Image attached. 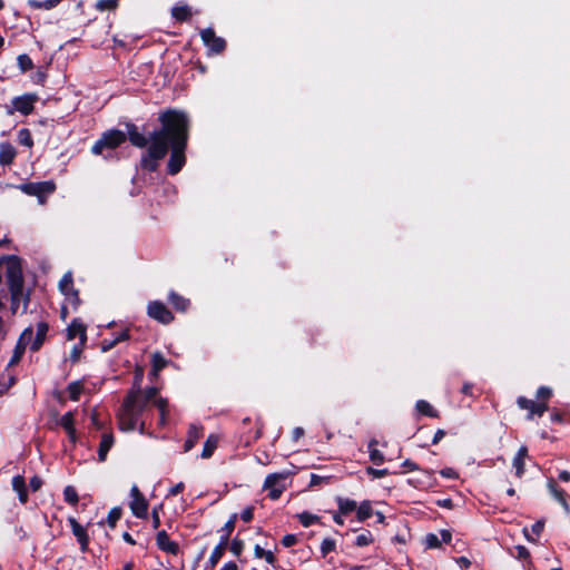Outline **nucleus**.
<instances>
[{
  "instance_id": "1",
  "label": "nucleus",
  "mask_w": 570,
  "mask_h": 570,
  "mask_svg": "<svg viewBox=\"0 0 570 570\" xmlns=\"http://www.w3.org/2000/svg\"><path fill=\"white\" fill-rule=\"evenodd\" d=\"M163 128L150 134L146 138L134 125L128 126L130 142L139 148L148 145L146 154L141 158V167L154 171L158 161L163 159L170 144L171 154L168 161V173L176 175L185 164V148L188 138V119L184 112L168 110L160 116Z\"/></svg>"
},
{
  "instance_id": "2",
  "label": "nucleus",
  "mask_w": 570,
  "mask_h": 570,
  "mask_svg": "<svg viewBox=\"0 0 570 570\" xmlns=\"http://www.w3.org/2000/svg\"><path fill=\"white\" fill-rule=\"evenodd\" d=\"M157 393L156 387H149L146 391H141L139 385L132 387L125 397L117 414L119 429L125 432H131L138 429L139 433L144 434L146 429L144 413L150 402H154L155 406L159 410V424L164 425L168 403L166 399L157 397Z\"/></svg>"
},
{
  "instance_id": "3",
  "label": "nucleus",
  "mask_w": 570,
  "mask_h": 570,
  "mask_svg": "<svg viewBox=\"0 0 570 570\" xmlns=\"http://www.w3.org/2000/svg\"><path fill=\"white\" fill-rule=\"evenodd\" d=\"M0 259L6 264V276L9 288L23 287L21 259L16 255L3 256Z\"/></svg>"
},
{
  "instance_id": "4",
  "label": "nucleus",
  "mask_w": 570,
  "mask_h": 570,
  "mask_svg": "<svg viewBox=\"0 0 570 570\" xmlns=\"http://www.w3.org/2000/svg\"><path fill=\"white\" fill-rule=\"evenodd\" d=\"M289 476V472H279L268 474L264 481V490H268V497L272 500H277L286 488V480Z\"/></svg>"
},
{
  "instance_id": "5",
  "label": "nucleus",
  "mask_w": 570,
  "mask_h": 570,
  "mask_svg": "<svg viewBox=\"0 0 570 570\" xmlns=\"http://www.w3.org/2000/svg\"><path fill=\"white\" fill-rule=\"evenodd\" d=\"M126 140V135L120 130H110L102 135V137L92 146V153L96 155L102 154L104 149H114Z\"/></svg>"
},
{
  "instance_id": "6",
  "label": "nucleus",
  "mask_w": 570,
  "mask_h": 570,
  "mask_svg": "<svg viewBox=\"0 0 570 570\" xmlns=\"http://www.w3.org/2000/svg\"><path fill=\"white\" fill-rule=\"evenodd\" d=\"M148 501L139 491L138 487L134 484L130 489L129 508L132 514L139 519H146L148 514Z\"/></svg>"
},
{
  "instance_id": "7",
  "label": "nucleus",
  "mask_w": 570,
  "mask_h": 570,
  "mask_svg": "<svg viewBox=\"0 0 570 570\" xmlns=\"http://www.w3.org/2000/svg\"><path fill=\"white\" fill-rule=\"evenodd\" d=\"M59 289L65 295V299L68 304L71 305L73 309H76L80 303L78 297V292L72 287V276L71 273H67L63 275L61 281L59 282Z\"/></svg>"
},
{
  "instance_id": "8",
  "label": "nucleus",
  "mask_w": 570,
  "mask_h": 570,
  "mask_svg": "<svg viewBox=\"0 0 570 570\" xmlns=\"http://www.w3.org/2000/svg\"><path fill=\"white\" fill-rule=\"evenodd\" d=\"M56 186L52 181L41 183H28L19 186V189L27 195L37 196L41 198V195H48L53 193Z\"/></svg>"
},
{
  "instance_id": "9",
  "label": "nucleus",
  "mask_w": 570,
  "mask_h": 570,
  "mask_svg": "<svg viewBox=\"0 0 570 570\" xmlns=\"http://www.w3.org/2000/svg\"><path fill=\"white\" fill-rule=\"evenodd\" d=\"M147 313L151 318L163 324H168L174 320L171 312L165 306L164 303L158 301L148 304Z\"/></svg>"
},
{
  "instance_id": "10",
  "label": "nucleus",
  "mask_w": 570,
  "mask_h": 570,
  "mask_svg": "<svg viewBox=\"0 0 570 570\" xmlns=\"http://www.w3.org/2000/svg\"><path fill=\"white\" fill-rule=\"evenodd\" d=\"M200 37L205 46L215 53H219L225 49V40L217 37L212 28L200 31Z\"/></svg>"
},
{
  "instance_id": "11",
  "label": "nucleus",
  "mask_w": 570,
  "mask_h": 570,
  "mask_svg": "<svg viewBox=\"0 0 570 570\" xmlns=\"http://www.w3.org/2000/svg\"><path fill=\"white\" fill-rule=\"evenodd\" d=\"M518 405L523 409L528 410V419L531 420L534 415L542 416L544 412L548 410V405L544 402L537 403L532 400H529L524 396H520L517 401Z\"/></svg>"
},
{
  "instance_id": "12",
  "label": "nucleus",
  "mask_w": 570,
  "mask_h": 570,
  "mask_svg": "<svg viewBox=\"0 0 570 570\" xmlns=\"http://www.w3.org/2000/svg\"><path fill=\"white\" fill-rule=\"evenodd\" d=\"M31 338H32V328L28 327L21 333V335L18 340V343L13 351V355H12L11 360L9 361V364H8L9 366H12L20 361L26 347L31 342Z\"/></svg>"
},
{
  "instance_id": "13",
  "label": "nucleus",
  "mask_w": 570,
  "mask_h": 570,
  "mask_svg": "<svg viewBox=\"0 0 570 570\" xmlns=\"http://www.w3.org/2000/svg\"><path fill=\"white\" fill-rule=\"evenodd\" d=\"M157 547L169 554L177 556L179 553V546L177 542L169 539L167 532L161 530L156 535Z\"/></svg>"
},
{
  "instance_id": "14",
  "label": "nucleus",
  "mask_w": 570,
  "mask_h": 570,
  "mask_svg": "<svg viewBox=\"0 0 570 570\" xmlns=\"http://www.w3.org/2000/svg\"><path fill=\"white\" fill-rule=\"evenodd\" d=\"M547 488L550 494L560 503L567 513H570V505L566 499V494L562 489L557 485L556 480L549 478L547 480Z\"/></svg>"
},
{
  "instance_id": "15",
  "label": "nucleus",
  "mask_w": 570,
  "mask_h": 570,
  "mask_svg": "<svg viewBox=\"0 0 570 570\" xmlns=\"http://www.w3.org/2000/svg\"><path fill=\"white\" fill-rule=\"evenodd\" d=\"M35 101V96L26 95L21 97H16L12 100V106L14 110L21 112L22 115H29L33 110Z\"/></svg>"
},
{
  "instance_id": "16",
  "label": "nucleus",
  "mask_w": 570,
  "mask_h": 570,
  "mask_svg": "<svg viewBox=\"0 0 570 570\" xmlns=\"http://www.w3.org/2000/svg\"><path fill=\"white\" fill-rule=\"evenodd\" d=\"M11 294V309L13 313H17L20 308V304L22 305V312L27 311L28 306V297L23 293V287L9 288Z\"/></svg>"
},
{
  "instance_id": "17",
  "label": "nucleus",
  "mask_w": 570,
  "mask_h": 570,
  "mask_svg": "<svg viewBox=\"0 0 570 570\" xmlns=\"http://www.w3.org/2000/svg\"><path fill=\"white\" fill-rule=\"evenodd\" d=\"M69 523L72 530L73 535L77 538V541L80 543L81 550L86 551L89 542L88 534L86 529L77 522L75 518H69Z\"/></svg>"
},
{
  "instance_id": "18",
  "label": "nucleus",
  "mask_w": 570,
  "mask_h": 570,
  "mask_svg": "<svg viewBox=\"0 0 570 570\" xmlns=\"http://www.w3.org/2000/svg\"><path fill=\"white\" fill-rule=\"evenodd\" d=\"M77 336L82 342H86V326L79 320H73L67 328V338L71 341L75 340Z\"/></svg>"
},
{
  "instance_id": "19",
  "label": "nucleus",
  "mask_w": 570,
  "mask_h": 570,
  "mask_svg": "<svg viewBox=\"0 0 570 570\" xmlns=\"http://www.w3.org/2000/svg\"><path fill=\"white\" fill-rule=\"evenodd\" d=\"M48 332V325L43 322L37 324L36 334L32 333L31 342L29 343L31 351H38L43 344L45 337Z\"/></svg>"
},
{
  "instance_id": "20",
  "label": "nucleus",
  "mask_w": 570,
  "mask_h": 570,
  "mask_svg": "<svg viewBox=\"0 0 570 570\" xmlns=\"http://www.w3.org/2000/svg\"><path fill=\"white\" fill-rule=\"evenodd\" d=\"M13 491L18 494L19 501L24 504L28 501V491L24 478L14 475L11 481Z\"/></svg>"
},
{
  "instance_id": "21",
  "label": "nucleus",
  "mask_w": 570,
  "mask_h": 570,
  "mask_svg": "<svg viewBox=\"0 0 570 570\" xmlns=\"http://www.w3.org/2000/svg\"><path fill=\"white\" fill-rule=\"evenodd\" d=\"M59 424L66 430L69 439L75 442L76 441V429H75V416L72 412L65 413Z\"/></svg>"
},
{
  "instance_id": "22",
  "label": "nucleus",
  "mask_w": 570,
  "mask_h": 570,
  "mask_svg": "<svg viewBox=\"0 0 570 570\" xmlns=\"http://www.w3.org/2000/svg\"><path fill=\"white\" fill-rule=\"evenodd\" d=\"M528 456L527 446H521L513 458L512 465L515 469V474L521 478L524 473V460Z\"/></svg>"
},
{
  "instance_id": "23",
  "label": "nucleus",
  "mask_w": 570,
  "mask_h": 570,
  "mask_svg": "<svg viewBox=\"0 0 570 570\" xmlns=\"http://www.w3.org/2000/svg\"><path fill=\"white\" fill-rule=\"evenodd\" d=\"M16 157V149L9 142L0 144V165H10Z\"/></svg>"
},
{
  "instance_id": "24",
  "label": "nucleus",
  "mask_w": 570,
  "mask_h": 570,
  "mask_svg": "<svg viewBox=\"0 0 570 570\" xmlns=\"http://www.w3.org/2000/svg\"><path fill=\"white\" fill-rule=\"evenodd\" d=\"M114 445V436L111 433H104L98 450V459L104 462L107 458L108 451Z\"/></svg>"
},
{
  "instance_id": "25",
  "label": "nucleus",
  "mask_w": 570,
  "mask_h": 570,
  "mask_svg": "<svg viewBox=\"0 0 570 570\" xmlns=\"http://www.w3.org/2000/svg\"><path fill=\"white\" fill-rule=\"evenodd\" d=\"M202 434L203 430L200 426L191 425L188 430V436L184 444V451H190L195 446Z\"/></svg>"
},
{
  "instance_id": "26",
  "label": "nucleus",
  "mask_w": 570,
  "mask_h": 570,
  "mask_svg": "<svg viewBox=\"0 0 570 570\" xmlns=\"http://www.w3.org/2000/svg\"><path fill=\"white\" fill-rule=\"evenodd\" d=\"M225 548H226V538H220L219 543L214 548V550L212 551L209 559L207 561V566L210 569L215 568V566L218 563V561L220 560V558L224 554Z\"/></svg>"
},
{
  "instance_id": "27",
  "label": "nucleus",
  "mask_w": 570,
  "mask_h": 570,
  "mask_svg": "<svg viewBox=\"0 0 570 570\" xmlns=\"http://www.w3.org/2000/svg\"><path fill=\"white\" fill-rule=\"evenodd\" d=\"M168 364V361L164 357V355L159 352H156L153 354L151 356V372H150V375L153 376H157L158 373L164 368L166 367Z\"/></svg>"
},
{
  "instance_id": "28",
  "label": "nucleus",
  "mask_w": 570,
  "mask_h": 570,
  "mask_svg": "<svg viewBox=\"0 0 570 570\" xmlns=\"http://www.w3.org/2000/svg\"><path fill=\"white\" fill-rule=\"evenodd\" d=\"M377 441L375 439L368 442L370 459L374 464H382L385 460L384 454L376 449Z\"/></svg>"
},
{
  "instance_id": "29",
  "label": "nucleus",
  "mask_w": 570,
  "mask_h": 570,
  "mask_svg": "<svg viewBox=\"0 0 570 570\" xmlns=\"http://www.w3.org/2000/svg\"><path fill=\"white\" fill-rule=\"evenodd\" d=\"M336 501L338 505V511L342 514H347L357 509V504L354 500L338 497Z\"/></svg>"
},
{
  "instance_id": "30",
  "label": "nucleus",
  "mask_w": 570,
  "mask_h": 570,
  "mask_svg": "<svg viewBox=\"0 0 570 570\" xmlns=\"http://www.w3.org/2000/svg\"><path fill=\"white\" fill-rule=\"evenodd\" d=\"M168 298L176 309L181 312H185L187 309L189 304L188 301L183 296L178 295L177 293L170 292Z\"/></svg>"
},
{
  "instance_id": "31",
  "label": "nucleus",
  "mask_w": 570,
  "mask_h": 570,
  "mask_svg": "<svg viewBox=\"0 0 570 570\" xmlns=\"http://www.w3.org/2000/svg\"><path fill=\"white\" fill-rule=\"evenodd\" d=\"M218 440L215 435H209L206 440L203 451H202V458L208 459L213 455L215 449L217 448Z\"/></svg>"
},
{
  "instance_id": "32",
  "label": "nucleus",
  "mask_w": 570,
  "mask_h": 570,
  "mask_svg": "<svg viewBox=\"0 0 570 570\" xmlns=\"http://www.w3.org/2000/svg\"><path fill=\"white\" fill-rule=\"evenodd\" d=\"M416 411L423 415H426V416H430V417H436L438 416V412L433 409V406L424 401V400H420L416 402Z\"/></svg>"
},
{
  "instance_id": "33",
  "label": "nucleus",
  "mask_w": 570,
  "mask_h": 570,
  "mask_svg": "<svg viewBox=\"0 0 570 570\" xmlns=\"http://www.w3.org/2000/svg\"><path fill=\"white\" fill-rule=\"evenodd\" d=\"M129 335H128V331L125 330L122 331L120 334H118L117 336H115L112 340H104L102 341V350L106 352V351H109L111 350L116 344H118L119 342H122V341H126L128 340Z\"/></svg>"
},
{
  "instance_id": "34",
  "label": "nucleus",
  "mask_w": 570,
  "mask_h": 570,
  "mask_svg": "<svg viewBox=\"0 0 570 570\" xmlns=\"http://www.w3.org/2000/svg\"><path fill=\"white\" fill-rule=\"evenodd\" d=\"M356 515L358 521H364L372 515V507L368 501L362 502L356 509Z\"/></svg>"
},
{
  "instance_id": "35",
  "label": "nucleus",
  "mask_w": 570,
  "mask_h": 570,
  "mask_svg": "<svg viewBox=\"0 0 570 570\" xmlns=\"http://www.w3.org/2000/svg\"><path fill=\"white\" fill-rule=\"evenodd\" d=\"M171 14L179 21H185L190 16V10L187 6H177L171 9Z\"/></svg>"
},
{
  "instance_id": "36",
  "label": "nucleus",
  "mask_w": 570,
  "mask_h": 570,
  "mask_svg": "<svg viewBox=\"0 0 570 570\" xmlns=\"http://www.w3.org/2000/svg\"><path fill=\"white\" fill-rule=\"evenodd\" d=\"M63 499L67 503L76 505L79 501L78 493L72 485H67L63 489Z\"/></svg>"
},
{
  "instance_id": "37",
  "label": "nucleus",
  "mask_w": 570,
  "mask_h": 570,
  "mask_svg": "<svg viewBox=\"0 0 570 570\" xmlns=\"http://www.w3.org/2000/svg\"><path fill=\"white\" fill-rule=\"evenodd\" d=\"M297 518L303 527L308 528L314 523L320 521V518L316 514H312L309 512H302L297 514Z\"/></svg>"
},
{
  "instance_id": "38",
  "label": "nucleus",
  "mask_w": 570,
  "mask_h": 570,
  "mask_svg": "<svg viewBox=\"0 0 570 570\" xmlns=\"http://www.w3.org/2000/svg\"><path fill=\"white\" fill-rule=\"evenodd\" d=\"M236 520H237V514L236 513L232 514L230 518L228 519V521L225 523V525L220 530L223 532V535L220 538H226V544L228 543L229 535L235 528Z\"/></svg>"
},
{
  "instance_id": "39",
  "label": "nucleus",
  "mask_w": 570,
  "mask_h": 570,
  "mask_svg": "<svg viewBox=\"0 0 570 570\" xmlns=\"http://www.w3.org/2000/svg\"><path fill=\"white\" fill-rule=\"evenodd\" d=\"M82 392V384L79 381L72 382L68 385L69 397L72 401H78Z\"/></svg>"
},
{
  "instance_id": "40",
  "label": "nucleus",
  "mask_w": 570,
  "mask_h": 570,
  "mask_svg": "<svg viewBox=\"0 0 570 570\" xmlns=\"http://www.w3.org/2000/svg\"><path fill=\"white\" fill-rule=\"evenodd\" d=\"M18 140L21 145L26 147H31L33 145V140L31 134L28 129H20L18 132Z\"/></svg>"
},
{
  "instance_id": "41",
  "label": "nucleus",
  "mask_w": 570,
  "mask_h": 570,
  "mask_svg": "<svg viewBox=\"0 0 570 570\" xmlns=\"http://www.w3.org/2000/svg\"><path fill=\"white\" fill-rule=\"evenodd\" d=\"M118 7V0H99L96 3V9L100 11H111Z\"/></svg>"
},
{
  "instance_id": "42",
  "label": "nucleus",
  "mask_w": 570,
  "mask_h": 570,
  "mask_svg": "<svg viewBox=\"0 0 570 570\" xmlns=\"http://www.w3.org/2000/svg\"><path fill=\"white\" fill-rule=\"evenodd\" d=\"M85 343L86 342L79 340V342L73 345L69 356L71 363H77L79 361Z\"/></svg>"
},
{
  "instance_id": "43",
  "label": "nucleus",
  "mask_w": 570,
  "mask_h": 570,
  "mask_svg": "<svg viewBox=\"0 0 570 570\" xmlns=\"http://www.w3.org/2000/svg\"><path fill=\"white\" fill-rule=\"evenodd\" d=\"M372 541V533L370 531H365L356 537L355 544L357 547H365L368 546Z\"/></svg>"
},
{
  "instance_id": "44",
  "label": "nucleus",
  "mask_w": 570,
  "mask_h": 570,
  "mask_svg": "<svg viewBox=\"0 0 570 570\" xmlns=\"http://www.w3.org/2000/svg\"><path fill=\"white\" fill-rule=\"evenodd\" d=\"M121 517V509L120 508H112L109 513H108V517H107V522L109 524V527L114 528L117 523V521L120 519Z\"/></svg>"
},
{
  "instance_id": "45",
  "label": "nucleus",
  "mask_w": 570,
  "mask_h": 570,
  "mask_svg": "<svg viewBox=\"0 0 570 570\" xmlns=\"http://www.w3.org/2000/svg\"><path fill=\"white\" fill-rule=\"evenodd\" d=\"M17 61H18V65H19L21 71L30 70L33 66L32 60L30 59V57L28 55L18 56Z\"/></svg>"
},
{
  "instance_id": "46",
  "label": "nucleus",
  "mask_w": 570,
  "mask_h": 570,
  "mask_svg": "<svg viewBox=\"0 0 570 570\" xmlns=\"http://www.w3.org/2000/svg\"><path fill=\"white\" fill-rule=\"evenodd\" d=\"M424 542H425L426 548H430V549H435V548L441 547V540L434 533L426 534Z\"/></svg>"
},
{
  "instance_id": "47",
  "label": "nucleus",
  "mask_w": 570,
  "mask_h": 570,
  "mask_svg": "<svg viewBox=\"0 0 570 570\" xmlns=\"http://www.w3.org/2000/svg\"><path fill=\"white\" fill-rule=\"evenodd\" d=\"M335 550V541L332 539H324L321 543V552L323 556Z\"/></svg>"
},
{
  "instance_id": "48",
  "label": "nucleus",
  "mask_w": 570,
  "mask_h": 570,
  "mask_svg": "<svg viewBox=\"0 0 570 570\" xmlns=\"http://www.w3.org/2000/svg\"><path fill=\"white\" fill-rule=\"evenodd\" d=\"M367 474H370L374 479H381L383 476H386L389 474V471L387 469L367 468Z\"/></svg>"
},
{
  "instance_id": "49",
  "label": "nucleus",
  "mask_w": 570,
  "mask_h": 570,
  "mask_svg": "<svg viewBox=\"0 0 570 570\" xmlns=\"http://www.w3.org/2000/svg\"><path fill=\"white\" fill-rule=\"evenodd\" d=\"M163 508L161 504L155 507L151 512L153 528L157 529L160 525L159 510Z\"/></svg>"
},
{
  "instance_id": "50",
  "label": "nucleus",
  "mask_w": 570,
  "mask_h": 570,
  "mask_svg": "<svg viewBox=\"0 0 570 570\" xmlns=\"http://www.w3.org/2000/svg\"><path fill=\"white\" fill-rule=\"evenodd\" d=\"M254 517V508L253 507H247L245 508L242 513H240V519L244 521V522H249L252 521Z\"/></svg>"
},
{
  "instance_id": "51",
  "label": "nucleus",
  "mask_w": 570,
  "mask_h": 570,
  "mask_svg": "<svg viewBox=\"0 0 570 570\" xmlns=\"http://www.w3.org/2000/svg\"><path fill=\"white\" fill-rule=\"evenodd\" d=\"M296 542H297V538L295 534H286L282 539V543L286 548L294 546Z\"/></svg>"
},
{
  "instance_id": "52",
  "label": "nucleus",
  "mask_w": 570,
  "mask_h": 570,
  "mask_svg": "<svg viewBox=\"0 0 570 570\" xmlns=\"http://www.w3.org/2000/svg\"><path fill=\"white\" fill-rule=\"evenodd\" d=\"M551 394H552V390L547 386H541L537 391V396L539 399H549L551 396Z\"/></svg>"
},
{
  "instance_id": "53",
  "label": "nucleus",
  "mask_w": 570,
  "mask_h": 570,
  "mask_svg": "<svg viewBox=\"0 0 570 570\" xmlns=\"http://www.w3.org/2000/svg\"><path fill=\"white\" fill-rule=\"evenodd\" d=\"M440 473L442 476L448 478V479H456L458 478L456 471L452 468L442 469L440 471Z\"/></svg>"
},
{
  "instance_id": "54",
  "label": "nucleus",
  "mask_w": 570,
  "mask_h": 570,
  "mask_svg": "<svg viewBox=\"0 0 570 570\" xmlns=\"http://www.w3.org/2000/svg\"><path fill=\"white\" fill-rule=\"evenodd\" d=\"M30 488L32 491H38L41 485H42V480L39 478V476H33L30 479V483H29Z\"/></svg>"
},
{
  "instance_id": "55",
  "label": "nucleus",
  "mask_w": 570,
  "mask_h": 570,
  "mask_svg": "<svg viewBox=\"0 0 570 570\" xmlns=\"http://www.w3.org/2000/svg\"><path fill=\"white\" fill-rule=\"evenodd\" d=\"M242 548H243V543H242V541H238V540H234L230 544V551L237 556L240 553Z\"/></svg>"
},
{
  "instance_id": "56",
  "label": "nucleus",
  "mask_w": 570,
  "mask_h": 570,
  "mask_svg": "<svg viewBox=\"0 0 570 570\" xmlns=\"http://www.w3.org/2000/svg\"><path fill=\"white\" fill-rule=\"evenodd\" d=\"M544 528L543 521H538L532 525V532L535 534V537H539Z\"/></svg>"
},
{
  "instance_id": "57",
  "label": "nucleus",
  "mask_w": 570,
  "mask_h": 570,
  "mask_svg": "<svg viewBox=\"0 0 570 570\" xmlns=\"http://www.w3.org/2000/svg\"><path fill=\"white\" fill-rule=\"evenodd\" d=\"M91 423L97 428V429H101L102 428V423L99 421L98 419V413H97V410H92L91 412Z\"/></svg>"
},
{
  "instance_id": "58",
  "label": "nucleus",
  "mask_w": 570,
  "mask_h": 570,
  "mask_svg": "<svg viewBox=\"0 0 570 570\" xmlns=\"http://www.w3.org/2000/svg\"><path fill=\"white\" fill-rule=\"evenodd\" d=\"M185 485L183 482H179L177 484H175L170 490H169V494L170 495H177L178 493H180L183 490H184Z\"/></svg>"
},
{
  "instance_id": "59",
  "label": "nucleus",
  "mask_w": 570,
  "mask_h": 570,
  "mask_svg": "<svg viewBox=\"0 0 570 570\" xmlns=\"http://www.w3.org/2000/svg\"><path fill=\"white\" fill-rule=\"evenodd\" d=\"M440 534H441V539H440L441 543L442 542L448 543L452 539V534H451V532L449 530H442Z\"/></svg>"
},
{
  "instance_id": "60",
  "label": "nucleus",
  "mask_w": 570,
  "mask_h": 570,
  "mask_svg": "<svg viewBox=\"0 0 570 570\" xmlns=\"http://www.w3.org/2000/svg\"><path fill=\"white\" fill-rule=\"evenodd\" d=\"M444 434H445V433H444V431H443V430H438V431L435 432L434 436H433L432 443H433V444L439 443V442L443 439Z\"/></svg>"
},
{
  "instance_id": "61",
  "label": "nucleus",
  "mask_w": 570,
  "mask_h": 570,
  "mask_svg": "<svg viewBox=\"0 0 570 570\" xmlns=\"http://www.w3.org/2000/svg\"><path fill=\"white\" fill-rule=\"evenodd\" d=\"M558 479L561 481V482H569L570 481V472L568 471H561L558 475Z\"/></svg>"
},
{
  "instance_id": "62",
  "label": "nucleus",
  "mask_w": 570,
  "mask_h": 570,
  "mask_svg": "<svg viewBox=\"0 0 570 570\" xmlns=\"http://www.w3.org/2000/svg\"><path fill=\"white\" fill-rule=\"evenodd\" d=\"M304 435V430L302 428H295L293 430V439L295 441H297L298 439H301L302 436Z\"/></svg>"
},
{
  "instance_id": "63",
  "label": "nucleus",
  "mask_w": 570,
  "mask_h": 570,
  "mask_svg": "<svg viewBox=\"0 0 570 570\" xmlns=\"http://www.w3.org/2000/svg\"><path fill=\"white\" fill-rule=\"evenodd\" d=\"M402 465H403L404 468H407V469H409V470H411V471H414V470H417V469H419V468H417V465H416V463H414V462H413V461H411V460H405V461L403 462V464H402Z\"/></svg>"
},
{
  "instance_id": "64",
  "label": "nucleus",
  "mask_w": 570,
  "mask_h": 570,
  "mask_svg": "<svg viewBox=\"0 0 570 570\" xmlns=\"http://www.w3.org/2000/svg\"><path fill=\"white\" fill-rule=\"evenodd\" d=\"M222 570H237V564L235 562H227L223 566Z\"/></svg>"
}]
</instances>
